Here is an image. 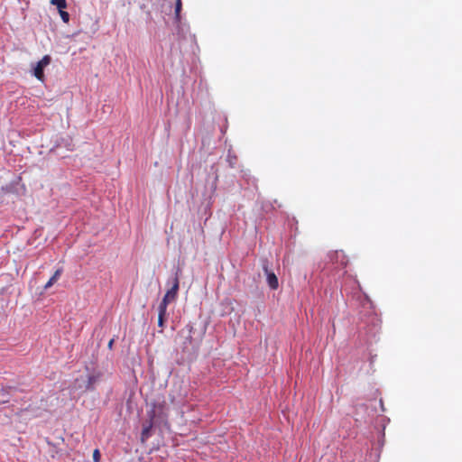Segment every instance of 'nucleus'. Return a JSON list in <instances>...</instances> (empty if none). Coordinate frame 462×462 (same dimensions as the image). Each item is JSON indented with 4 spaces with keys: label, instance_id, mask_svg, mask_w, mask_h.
I'll use <instances>...</instances> for the list:
<instances>
[{
    "label": "nucleus",
    "instance_id": "obj_1",
    "mask_svg": "<svg viewBox=\"0 0 462 462\" xmlns=\"http://www.w3.org/2000/svg\"><path fill=\"white\" fill-rule=\"evenodd\" d=\"M152 422L156 424L166 423L169 416V408L163 397L158 398L152 403V409L148 411Z\"/></svg>",
    "mask_w": 462,
    "mask_h": 462
},
{
    "label": "nucleus",
    "instance_id": "obj_2",
    "mask_svg": "<svg viewBox=\"0 0 462 462\" xmlns=\"http://www.w3.org/2000/svg\"><path fill=\"white\" fill-rule=\"evenodd\" d=\"M179 286H180L179 277H178V273H176V276L173 280L172 286L165 293L164 297L162 298V300L159 304V307H158L159 309L167 310L168 304L176 300L178 291H179Z\"/></svg>",
    "mask_w": 462,
    "mask_h": 462
},
{
    "label": "nucleus",
    "instance_id": "obj_3",
    "mask_svg": "<svg viewBox=\"0 0 462 462\" xmlns=\"http://www.w3.org/2000/svg\"><path fill=\"white\" fill-rule=\"evenodd\" d=\"M51 57L49 55H45L37 62L33 69V76L42 82L44 81V68L51 63Z\"/></svg>",
    "mask_w": 462,
    "mask_h": 462
},
{
    "label": "nucleus",
    "instance_id": "obj_4",
    "mask_svg": "<svg viewBox=\"0 0 462 462\" xmlns=\"http://www.w3.org/2000/svg\"><path fill=\"white\" fill-rule=\"evenodd\" d=\"M329 259L332 262L337 263L340 266H346L348 260L343 251H335L329 254Z\"/></svg>",
    "mask_w": 462,
    "mask_h": 462
},
{
    "label": "nucleus",
    "instance_id": "obj_5",
    "mask_svg": "<svg viewBox=\"0 0 462 462\" xmlns=\"http://www.w3.org/2000/svg\"><path fill=\"white\" fill-rule=\"evenodd\" d=\"M263 271L266 273V280L269 287L273 290H276L279 286L277 276L273 272L269 271L267 264L263 265Z\"/></svg>",
    "mask_w": 462,
    "mask_h": 462
},
{
    "label": "nucleus",
    "instance_id": "obj_6",
    "mask_svg": "<svg viewBox=\"0 0 462 462\" xmlns=\"http://www.w3.org/2000/svg\"><path fill=\"white\" fill-rule=\"evenodd\" d=\"M62 273V268H60L55 271L53 275L50 278V280L47 282V283L44 285V289L48 290L51 288L60 277Z\"/></svg>",
    "mask_w": 462,
    "mask_h": 462
},
{
    "label": "nucleus",
    "instance_id": "obj_7",
    "mask_svg": "<svg viewBox=\"0 0 462 462\" xmlns=\"http://www.w3.org/2000/svg\"><path fill=\"white\" fill-rule=\"evenodd\" d=\"M166 315H167V310L158 308V326L162 328L161 332H162L163 328H164Z\"/></svg>",
    "mask_w": 462,
    "mask_h": 462
},
{
    "label": "nucleus",
    "instance_id": "obj_8",
    "mask_svg": "<svg viewBox=\"0 0 462 462\" xmlns=\"http://www.w3.org/2000/svg\"><path fill=\"white\" fill-rule=\"evenodd\" d=\"M154 424H155L154 422H152V420H150L149 425L144 426L143 428L142 433H141V441L142 442H144L150 437L151 429L152 428V426Z\"/></svg>",
    "mask_w": 462,
    "mask_h": 462
},
{
    "label": "nucleus",
    "instance_id": "obj_9",
    "mask_svg": "<svg viewBox=\"0 0 462 462\" xmlns=\"http://www.w3.org/2000/svg\"><path fill=\"white\" fill-rule=\"evenodd\" d=\"M51 4L56 5L59 11H61V9H65L67 7L66 0H51Z\"/></svg>",
    "mask_w": 462,
    "mask_h": 462
},
{
    "label": "nucleus",
    "instance_id": "obj_10",
    "mask_svg": "<svg viewBox=\"0 0 462 462\" xmlns=\"http://www.w3.org/2000/svg\"><path fill=\"white\" fill-rule=\"evenodd\" d=\"M182 8V2L181 0H176L175 3V18L177 21L180 20V11Z\"/></svg>",
    "mask_w": 462,
    "mask_h": 462
},
{
    "label": "nucleus",
    "instance_id": "obj_11",
    "mask_svg": "<svg viewBox=\"0 0 462 462\" xmlns=\"http://www.w3.org/2000/svg\"><path fill=\"white\" fill-rule=\"evenodd\" d=\"M60 12V15L62 19V21L64 23H68L69 20V14L68 12L64 11L63 9H61V11H59Z\"/></svg>",
    "mask_w": 462,
    "mask_h": 462
},
{
    "label": "nucleus",
    "instance_id": "obj_12",
    "mask_svg": "<svg viewBox=\"0 0 462 462\" xmlns=\"http://www.w3.org/2000/svg\"><path fill=\"white\" fill-rule=\"evenodd\" d=\"M96 382V378L95 376L91 375L88 377V386L87 388L88 389H92V385L95 383Z\"/></svg>",
    "mask_w": 462,
    "mask_h": 462
},
{
    "label": "nucleus",
    "instance_id": "obj_13",
    "mask_svg": "<svg viewBox=\"0 0 462 462\" xmlns=\"http://www.w3.org/2000/svg\"><path fill=\"white\" fill-rule=\"evenodd\" d=\"M99 457H100V454H99L98 449H95L94 453H93V459H94V461L95 462H99Z\"/></svg>",
    "mask_w": 462,
    "mask_h": 462
},
{
    "label": "nucleus",
    "instance_id": "obj_14",
    "mask_svg": "<svg viewBox=\"0 0 462 462\" xmlns=\"http://www.w3.org/2000/svg\"><path fill=\"white\" fill-rule=\"evenodd\" d=\"M191 340H192V337L190 335V330H189L188 331V335L186 336V341H187L188 344H190ZM184 344H186V342H184Z\"/></svg>",
    "mask_w": 462,
    "mask_h": 462
},
{
    "label": "nucleus",
    "instance_id": "obj_15",
    "mask_svg": "<svg viewBox=\"0 0 462 462\" xmlns=\"http://www.w3.org/2000/svg\"><path fill=\"white\" fill-rule=\"evenodd\" d=\"M114 342H115V339H114V338H112V339L108 342L107 346H108V348H109V349H112V348H113Z\"/></svg>",
    "mask_w": 462,
    "mask_h": 462
},
{
    "label": "nucleus",
    "instance_id": "obj_16",
    "mask_svg": "<svg viewBox=\"0 0 462 462\" xmlns=\"http://www.w3.org/2000/svg\"><path fill=\"white\" fill-rule=\"evenodd\" d=\"M23 410H21V411H17V412H16V414H17V415H19V416H21V415H22V413H23Z\"/></svg>",
    "mask_w": 462,
    "mask_h": 462
}]
</instances>
